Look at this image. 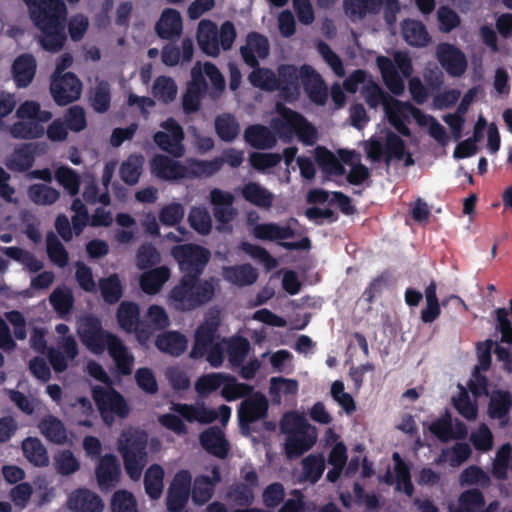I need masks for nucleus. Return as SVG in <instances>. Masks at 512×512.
Wrapping results in <instances>:
<instances>
[{
  "instance_id": "1a4fd4ad",
  "label": "nucleus",
  "mask_w": 512,
  "mask_h": 512,
  "mask_svg": "<svg viewBox=\"0 0 512 512\" xmlns=\"http://www.w3.org/2000/svg\"><path fill=\"white\" fill-rule=\"evenodd\" d=\"M268 400L260 392H255L245 398L238 407V422L244 434L250 432V426L259 420L265 419L268 413Z\"/></svg>"
},
{
  "instance_id": "ea45409f",
  "label": "nucleus",
  "mask_w": 512,
  "mask_h": 512,
  "mask_svg": "<svg viewBox=\"0 0 512 512\" xmlns=\"http://www.w3.org/2000/svg\"><path fill=\"white\" fill-rule=\"evenodd\" d=\"M187 163V178L194 179L213 176L221 170L224 160L218 157L212 160L188 159Z\"/></svg>"
},
{
  "instance_id": "f8f14e48",
  "label": "nucleus",
  "mask_w": 512,
  "mask_h": 512,
  "mask_svg": "<svg viewBox=\"0 0 512 512\" xmlns=\"http://www.w3.org/2000/svg\"><path fill=\"white\" fill-rule=\"evenodd\" d=\"M436 58L442 68L453 77L462 76L468 66L463 51L447 42H442L437 45Z\"/></svg>"
},
{
  "instance_id": "72a5a7b5",
  "label": "nucleus",
  "mask_w": 512,
  "mask_h": 512,
  "mask_svg": "<svg viewBox=\"0 0 512 512\" xmlns=\"http://www.w3.org/2000/svg\"><path fill=\"white\" fill-rule=\"evenodd\" d=\"M41 434L51 443L62 445L67 441V430L64 423L54 415L44 416L38 423Z\"/></svg>"
},
{
  "instance_id": "4c0bfd02",
  "label": "nucleus",
  "mask_w": 512,
  "mask_h": 512,
  "mask_svg": "<svg viewBox=\"0 0 512 512\" xmlns=\"http://www.w3.org/2000/svg\"><path fill=\"white\" fill-rule=\"evenodd\" d=\"M22 450L26 459L36 467H46L49 464V456L46 447L40 439L28 437L22 442Z\"/></svg>"
},
{
  "instance_id": "4468645a",
  "label": "nucleus",
  "mask_w": 512,
  "mask_h": 512,
  "mask_svg": "<svg viewBox=\"0 0 512 512\" xmlns=\"http://www.w3.org/2000/svg\"><path fill=\"white\" fill-rule=\"evenodd\" d=\"M151 173L164 181H179L187 178V166L164 154H156L150 161Z\"/></svg>"
},
{
  "instance_id": "774afa93",
  "label": "nucleus",
  "mask_w": 512,
  "mask_h": 512,
  "mask_svg": "<svg viewBox=\"0 0 512 512\" xmlns=\"http://www.w3.org/2000/svg\"><path fill=\"white\" fill-rule=\"evenodd\" d=\"M46 246L47 255L51 262L60 268L68 264L69 254L61 241L53 233L47 235Z\"/></svg>"
},
{
  "instance_id": "7c9ffc66",
  "label": "nucleus",
  "mask_w": 512,
  "mask_h": 512,
  "mask_svg": "<svg viewBox=\"0 0 512 512\" xmlns=\"http://www.w3.org/2000/svg\"><path fill=\"white\" fill-rule=\"evenodd\" d=\"M222 275L227 282L239 287L254 284L259 276L258 271L248 263L224 267Z\"/></svg>"
},
{
  "instance_id": "49530a36",
  "label": "nucleus",
  "mask_w": 512,
  "mask_h": 512,
  "mask_svg": "<svg viewBox=\"0 0 512 512\" xmlns=\"http://www.w3.org/2000/svg\"><path fill=\"white\" fill-rule=\"evenodd\" d=\"M117 322L121 329L128 333H132L136 323L140 320V309L138 304L131 301H123L120 303L117 313Z\"/></svg>"
},
{
  "instance_id": "603ef678",
  "label": "nucleus",
  "mask_w": 512,
  "mask_h": 512,
  "mask_svg": "<svg viewBox=\"0 0 512 512\" xmlns=\"http://www.w3.org/2000/svg\"><path fill=\"white\" fill-rule=\"evenodd\" d=\"M511 461L512 446L510 443H505L498 448L495 459L493 460L491 470L493 477L500 481L507 480Z\"/></svg>"
},
{
  "instance_id": "338daca9",
  "label": "nucleus",
  "mask_w": 512,
  "mask_h": 512,
  "mask_svg": "<svg viewBox=\"0 0 512 512\" xmlns=\"http://www.w3.org/2000/svg\"><path fill=\"white\" fill-rule=\"evenodd\" d=\"M136 265L140 270L150 269L161 261V255L156 247L149 242L139 246L136 252Z\"/></svg>"
},
{
  "instance_id": "69168bd1",
  "label": "nucleus",
  "mask_w": 512,
  "mask_h": 512,
  "mask_svg": "<svg viewBox=\"0 0 512 512\" xmlns=\"http://www.w3.org/2000/svg\"><path fill=\"white\" fill-rule=\"evenodd\" d=\"M188 222L192 229L201 235H208L212 229V219L205 207H192Z\"/></svg>"
},
{
  "instance_id": "4d7b16f0",
  "label": "nucleus",
  "mask_w": 512,
  "mask_h": 512,
  "mask_svg": "<svg viewBox=\"0 0 512 512\" xmlns=\"http://www.w3.org/2000/svg\"><path fill=\"white\" fill-rule=\"evenodd\" d=\"M99 289L105 303L116 304L123 296V286L117 274L99 280Z\"/></svg>"
},
{
  "instance_id": "393cba45",
  "label": "nucleus",
  "mask_w": 512,
  "mask_h": 512,
  "mask_svg": "<svg viewBox=\"0 0 512 512\" xmlns=\"http://www.w3.org/2000/svg\"><path fill=\"white\" fill-rule=\"evenodd\" d=\"M197 42L201 51L211 57H217L220 53L218 29L214 22L202 20L197 30Z\"/></svg>"
},
{
  "instance_id": "c03bdc74",
  "label": "nucleus",
  "mask_w": 512,
  "mask_h": 512,
  "mask_svg": "<svg viewBox=\"0 0 512 512\" xmlns=\"http://www.w3.org/2000/svg\"><path fill=\"white\" fill-rule=\"evenodd\" d=\"M253 70L248 76V80L252 86L264 91H276L279 88V79L273 70L256 66L251 67Z\"/></svg>"
},
{
  "instance_id": "cd10ccee",
  "label": "nucleus",
  "mask_w": 512,
  "mask_h": 512,
  "mask_svg": "<svg viewBox=\"0 0 512 512\" xmlns=\"http://www.w3.org/2000/svg\"><path fill=\"white\" fill-rule=\"evenodd\" d=\"M38 145L35 143H24L14 149L6 166L15 172H26L32 168L37 155Z\"/></svg>"
},
{
  "instance_id": "c85d7f7f",
  "label": "nucleus",
  "mask_w": 512,
  "mask_h": 512,
  "mask_svg": "<svg viewBox=\"0 0 512 512\" xmlns=\"http://www.w3.org/2000/svg\"><path fill=\"white\" fill-rule=\"evenodd\" d=\"M268 127L261 124L249 125L244 131V140L259 150L271 149L276 145V137Z\"/></svg>"
},
{
  "instance_id": "dca6fc26",
  "label": "nucleus",
  "mask_w": 512,
  "mask_h": 512,
  "mask_svg": "<svg viewBox=\"0 0 512 512\" xmlns=\"http://www.w3.org/2000/svg\"><path fill=\"white\" fill-rule=\"evenodd\" d=\"M269 51L267 37L255 31L247 34L245 45L240 47L241 57L249 67L259 66L258 58L265 59L269 55Z\"/></svg>"
},
{
  "instance_id": "a19ab883",
  "label": "nucleus",
  "mask_w": 512,
  "mask_h": 512,
  "mask_svg": "<svg viewBox=\"0 0 512 512\" xmlns=\"http://www.w3.org/2000/svg\"><path fill=\"white\" fill-rule=\"evenodd\" d=\"M511 407V393L509 391L497 390L490 397L488 403V415L491 419H506Z\"/></svg>"
},
{
  "instance_id": "de8ad7c7",
  "label": "nucleus",
  "mask_w": 512,
  "mask_h": 512,
  "mask_svg": "<svg viewBox=\"0 0 512 512\" xmlns=\"http://www.w3.org/2000/svg\"><path fill=\"white\" fill-rule=\"evenodd\" d=\"M164 470L158 464H152L144 474L146 494L153 500L159 499L163 492Z\"/></svg>"
},
{
  "instance_id": "5701e85b",
  "label": "nucleus",
  "mask_w": 512,
  "mask_h": 512,
  "mask_svg": "<svg viewBox=\"0 0 512 512\" xmlns=\"http://www.w3.org/2000/svg\"><path fill=\"white\" fill-rule=\"evenodd\" d=\"M68 507L74 512H102L104 504L98 494L89 489L80 488L69 496Z\"/></svg>"
},
{
  "instance_id": "4be33fe9",
  "label": "nucleus",
  "mask_w": 512,
  "mask_h": 512,
  "mask_svg": "<svg viewBox=\"0 0 512 512\" xmlns=\"http://www.w3.org/2000/svg\"><path fill=\"white\" fill-rule=\"evenodd\" d=\"M218 330L216 321H205L199 325L195 331L194 344L190 351V358L201 359L205 356L208 348L213 346L215 334Z\"/></svg>"
},
{
  "instance_id": "5fc2aeb1",
  "label": "nucleus",
  "mask_w": 512,
  "mask_h": 512,
  "mask_svg": "<svg viewBox=\"0 0 512 512\" xmlns=\"http://www.w3.org/2000/svg\"><path fill=\"white\" fill-rule=\"evenodd\" d=\"M144 158L141 154H131L122 162L119 174L123 182L128 185H134L139 181Z\"/></svg>"
},
{
  "instance_id": "864d4df0",
  "label": "nucleus",
  "mask_w": 512,
  "mask_h": 512,
  "mask_svg": "<svg viewBox=\"0 0 512 512\" xmlns=\"http://www.w3.org/2000/svg\"><path fill=\"white\" fill-rule=\"evenodd\" d=\"M177 85L169 76H158L152 86L153 96L163 104L173 102L177 96Z\"/></svg>"
},
{
  "instance_id": "bf43d9fd",
  "label": "nucleus",
  "mask_w": 512,
  "mask_h": 512,
  "mask_svg": "<svg viewBox=\"0 0 512 512\" xmlns=\"http://www.w3.org/2000/svg\"><path fill=\"white\" fill-rule=\"evenodd\" d=\"M55 179L67 193L74 197L79 193L81 178L79 174L68 166H60L55 170Z\"/></svg>"
},
{
  "instance_id": "f704fd0d",
  "label": "nucleus",
  "mask_w": 512,
  "mask_h": 512,
  "mask_svg": "<svg viewBox=\"0 0 512 512\" xmlns=\"http://www.w3.org/2000/svg\"><path fill=\"white\" fill-rule=\"evenodd\" d=\"M171 272L167 266H160L144 272L140 277V288L146 294H157L170 278Z\"/></svg>"
},
{
  "instance_id": "473e14b6",
  "label": "nucleus",
  "mask_w": 512,
  "mask_h": 512,
  "mask_svg": "<svg viewBox=\"0 0 512 512\" xmlns=\"http://www.w3.org/2000/svg\"><path fill=\"white\" fill-rule=\"evenodd\" d=\"M382 0H344L345 14L352 20H362L368 15H376L380 12Z\"/></svg>"
},
{
  "instance_id": "0e129e2a",
  "label": "nucleus",
  "mask_w": 512,
  "mask_h": 512,
  "mask_svg": "<svg viewBox=\"0 0 512 512\" xmlns=\"http://www.w3.org/2000/svg\"><path fill=\"white\" fill-rule=\"evenodd\" d=\"M226 381L227 374L225 373L205 374L200 376L195 382V390L200 396L206 397L212 392L218 390L220 387H223V384Z\"/></svg>"
},
{
  "instance_id": "c9c22d12",
  "label": "nucleus",
  "mask_w": 512,
  "mask_h": 512,
  "mask_svg": "<svg viewBox=\"0 0 512 512\" xmlns=\"http://www.w3.org/2000/svg\"><path fill=\"white\" fill-rule=\"evenodd\" d=\"M485 505V498L479 489H468L462 492L457 505H449L448 512H478Z\"/></svg>"
},
{
  "instance_id": "39448f33",
  "label": "nucleus",
  "mask_w": 512,
  "mask_h": 512,
  "mask_svg": "<svg viewBox=\"0 0 512 512\" xmlns=\"http://www.w3.org/2000/svg\"><path fill=\"white\" fill-rule=\"evenodd\" d=\"M147 436L143 432L123 431L118 440V450L123 458L127 475L134 481L140 479L147 463Z\"/></svg>"
},
{
  "instance_id": "f257e3e1",
  "label": "nucleus",
  "mask_w": 512,
  "mask_h": 512,
  "mask_svg": "<svg viewBox=\"0 0 512 512\" xmlns=\"http://www.w3.org/2000/svg\"><path fill=\"white\" fill-rule=\"evenodd\" d=\"M30 19L41 31L39 43L48 52H59L66 40L67 7L63 0H24Z\"/></svg>"
},
{
  "instance_id": "bb28decb",
  "label": "nucleus",
  "mask_w": 512,
  "mask_h": 512,
  "mask_svg": "<svg viewBox=\"0 0 512 512\" xmlns=\"http://www.w3.org/2000/svg\"><path fill=\"white\" fill-rule=\"evenodd\" d=\"M403 39L412 47L423 48L431 42V36L426 26L415 19H405L401 23Z\"/></svg>"
},
{
  "instance_id": "20e7f679",
  "label": "nucleus",
  "mask_w": 512,
  "mask_h": 512,
  "mask_svg": "<svg viewBox=\"0 0 512 512\" xmlns=\"http://www.w3.org/2000/svg\"><path fill=\"white\" fill-rule=\"evenodd\" d=\"M214 295V286L210 281L182 276L179 283L169 292V302L175 309L191 311L209 302Z\"/></svg>"
},
{
  "instance_id": "6e6d98bb",
  "label": "nucleus",
  "mask_w": 512,
  "mask_h": 512,
  "mask_svg": "<svg viewBox=\"0 0 512 512\" xmlns=\"http://www.w3.org/2000/svg\"><path fill=\"white\" fill-rule=\"evenodd\" d=\"M243 198L251 204L268 208L272 205V194L256 182H249L242 189Z\"/></svg>"
},
{
  "instance_id": "ddd939ff",
  "label": "nucleus",
  "mask_w": 512,
  "mask_h": 512,
  "mask_svg": "<svg viewBox=\"0 0 512 512\" xmlns=\"http://www.w3.org/2000/svg\"><path fill=\"white\" fill-rule=\"evenodd\" d=\"M92 397L102 414L110 412L124 418L129 413L124 397L113 388L95 386L92 389Z\"/></svg>"
},
{
  "instance_id": "79ce46f5",
  "label": "nucleus",
  "mask_w": 512,
  "mask_h": 512,
  "mask_svg": "<svg viewBox=\"0 0 512 512\" xmlns=\"http://www.w3.org/2000/svg\"><path fill=\"white\" fill-rule=\"evenodd\" d=\"M299 81L311 101L320 105V74L310 65L304 64L299 69Z\"/></svg>"
},
{
  "instance_id": "7ed1b4c3",
  "label": "nucleus",
  "mask_w": 512,
  "mask_h": 512,
  "mask_svg": "<svg viewBox=\"0 0 512 512\" xmlns=\"http://www.w3.org/2000/svg\"><path fill=\"white\" fill-rule=\"evenodd\" d=\"M278 116L271 121L275 135L284 143H290L294 137L301 142L311 145L316 138V129L304 116L284 105L277 104Z\"/></svg>"
},
{
  "instance_id": "f3484780",
  "label": "nucleus",
  "mask_w": 512,
  "mask_h": 512,
  "mask_svg": "<svg viewBox=\"0 0 512 512\" xmlns=\"http://www.w3.org/2000/svg\"><path fill=\"white\" fill-rule=\"evenodd\" d=\"M201 447L210 455L225 459L230 450V444L224 432L218 426H211L199 435Z\"/></svg>"
},
{
  "instance_id": "3c124183",
  "label": "nucleus",
  "mask_w": 512,
  "mask_h": 512,
  "mask_svg": "<svg viewBox=\"0 0 512 512\" xmlns=\"http://www.w3.org/2000/svg\"><path fill=\"white\" fill-rule=\"evenodd\" d=\"M215 131L222 141L232 142L239 135L240 126L235 116L224 113L215 118Z\"/></svg>"
},
{
  "instance_id": "e433bc0d",
  "label": "nucleus",
  "mask_w": 512,
  "mask_h": 512,
  "mask_svg": "<svg viewBox=\"0 0 512 512\" xmlns=\"http://www.w3.org/2000/svg\"><path fill=\"white\" fill-rule=\"evenodd\" d=\"M156 347L172 356H180L187 348L186 337L177 331H169L159 335L155 341Z\"/></svg>"
},
{
  "instance_id": "58836bf2",
  "label": "nucleus",
  "mask_w": 512,
  "mask_h": 512,
  "mask_svg": "<svg viewBox=\"0 0 512 512\" xmlns=\"http://www.w3.org/2000/svg\"><path fill=\"white\" fill-rule=\"evenodd\" d=\"M107 351L113 358L119 374L128 376L132 373L134 357L129 353L127 347L120 338H118L114 343H111V346Z\"/></svg>"
},
{
  "instance_id": "f03ea898",
  "label": "nucleus",
  "mask_w": 512,
  "mask_h": 512,
  "mask_svg": "<svg viewBox=\"0 0 512 512\" xmlns=\"http://www.w3.org/2000/svg\"><path fill=\"white\" fill-rule=\"evenodd\" d=\"M280 430L286 435L284 450L288 459H296L316 442V428L298 412H287L280 421Z\"/></svg>"
},
{
  "instance_id": "0eeeda50",
  "label": "nucleus",
  "mask_w": 512,
  "mask_h": 512,
  "mask_svg": "<svg viewBox=\"0 0 512 512\" xmlns=\"http://www.w3.org/2000/svg\"><path fill=\"white\" fill-rule=\"evenodd\" d=\"M78 335L81 342L94 354H101L119 337L104 330L100 319L89 315L82 318L78 325Z\"/></svg>"
},
{
  "instance_id": "aec40b11",
  "label": "nucleus",
  "mask_w": 512,
  "mask_h": 512,
  "mask_svg": "<svg viewBox=\"0 0 512 512\" xmlns=\"http://www.w3.org/2000/svg\"><path fill=\"white\" fill-rule=\"evenodd\" d=\"M361 94L365 99L366 104L376 109L382 105L385 113L389 112L393 107L399 108L402 102L385 92L380 85L372 79H369L362 87Z\"/></svg>"
},
{
  "instance_id": "09e8293b",
  "label": "nucleus",
  "mask_w": 512,
  "mask_h": 512,
  "mask_svg": "<svg viewBox=\"0 0 512 512\" xmlns=\"http://www.w3.org/2000/svg\"><path fill=\"white\" fill-rule=\"evenodd\" d=\"M191 497L195 505L202 506L208 503L215 492L213 483L208 475H198L191 481Z\"/></svg>"
},
{
  "instance_id": "412c9836",
  "label": "nucleus",
  "mask_w": 512,
  "mask_h": 512,
  "mask_svg": "<svg viewBox=\"0 0 512 512\" xmlns=\"http://www.w3.org/2000/svg\"><path fill=\"white\" fill-rule=\"evenodd\" d=\"M279 90L281 97L290 102L300 95L299 70L291 64L281 65L278 68Z\"/></svg>"
},
{
  "instance_id": "052dcab7",
  "label": "nucleus",
  "mask_w": 512,
  "mask_h": 512,
  "mask_svg": "<svg viewBox=\"0 0 512 512\" xmlns=\"http://www.w3.org/2000/svg\"><path fill=\"white\" fill-rule=\"evenodd\" d=\"M28 196L38 205H52L60 198V192L46 184H33L28 188Z\"/></svg>"
},
{
  "instance_id": "13d9d810",
  "label": "nucleus",
  "mask_w": 512,
  "mask_h": 512,
  "mask_svg": "<svg viewBox=\"0 0 512 512\" xmlns=\"http://www.w3.org/2000/svg\"><path fill=\"white\" fill-rule=\"evenodd\" d=\"M253 392V386L247 383L237 382L236 378L227 374V381L224 382L221 389V396L228 402L240 398H247Z\"/></svg>"
},
{
  "instance_id": "c756f323",
  "label": "nucleus",
  "mask_w": 512,
  "mask_h": 512,
  "mask_svg": "<svg viewBox=\"0 0 512 512\" xmlns=\"http://www.w3.org/2000/svg\"><path fill=\"white\" fill-rule=\"evenodd\" d=\"M404 109L408 110L412 114L419 125H425L427 123V115H425L419 108L414 107L409 102H402L401 107H393L389 112L386 113L389 122L394 126V128L401 135L409 137L411 135V131L400 116Z\"/></svg>"
},
{
  "instance_id": "6ab92c4d",
  "label": "nucleus",
  "mask_w": 512,
  "mask_h": 512,
  "mask_svg": "<svg viewBox=\"0 0 512 512\" xmlns=\"http://www.w3.org/2000/svg\"><path fill=\"white\" fill-rule=\"evenodd\" d=\"M194 42L191 38L185 37L181 41V46L166 44L161 51V60L168 67H175L178 64H189L194 56Z\"/></svg>"
},
{
  "instance_id": "b1692460",
  "label": "nucleus",
  "mask_w": 512,
  "mask_h": 512,
  "mask_svg": "<svg viewBox=\"0 0 512 512\" xmlns=\"http://www.w3.org/2000/svg\"><path fill=\"white\" fill-rule=\"evenodd\" d=\"M183 30V22L180 13L176 9H165L155 25L157 35L164 40L178 38Z\"/></svg>"
},
{
  "instance_id": "e2e57ef3",
  "label": "nucleus",
  "mask_w": 512,
  "mask_h": 512,
  "mask_svg": "<svg viewBox=\"0 0 512 512\" xmlns=\"http://www.w3.org/2000/svg\"><path fill=\"white\" fill-rule=\"evenodd\" d=\"M44 132L43 125L37 121H18L10 128V134L16 139H35L41 137Z\"/></svg>"
},
{
  "instance_id": "a878e982",
  "label": "nucleus",
  "mask_w": 512,
  "mask_h": 512,
  "mask_svg": "<svg viewBox=\"0 0 512 512\" xmlns=\"http://www.w3.org/2000/svg\"><path fill=\"white\" fill-rule=\"evenodd\" d=\"M36 60L31 54H21L12 64L13 80L18 88H26L36 74Z\"/></svg>"
},
{
  "instance_id": "37998d69",
  "label": "nucleus",
  "mask_w": 512,
  "mask_h": 512,
  "mask_svg": "<svg viewBox=\"0 0 512 512\" xmlns=\"http://www.w3.org/2000/svg\"><path fill=\"white\" fill-rule=\"evenodd\" d=\"M251 349L250 342L243 336H233L227 341V356L233 368L242 366Z\"/></svg>"
},
{
  "instance_id": "423d86ee",
  "label": "nucleus",
  "mask_w": 512,
  "mask_h": 512,
  "mask_svg": "<svg viewBox=\"0 0 512 512\" xmlns=\"http://www.w3.org/2000/svg\"><path fill=\"white\" fill-rule=\"evenodd\" d=\"M171 255L177 261L183 276L198 280L211 257L207 248L194 243L174 246Z\"/></svg>"
},
{
  "instance_id": "9b49d317",
  "label": "nucleus",
  "mask_w": 512,
  "mask_h": 512,
  "mask_svg": "<svg viewBox=\"0 0 512 512\" xmlns=\"http://www.w3.org/2000/svg\"><path fill=\"white\" fill-rule=\"evenodd\" d=\"M192 475L188 470L178 471L167 491L166 506L169 512H182L191 495Z\"/></svg>"
},
{
  "instance_id": "a18cd8bd",
  "label": "nucleus",
  "mask_w": 512,
  "mask_h": 512,
  "mask_svg": "<svg viewBox=\"0 0 512 512\" xmlns=\"http://www.w3.org/2000/svg\"><path fill=\"white\" fill-rule=\"evenodd\" d=\"M49 302L55 312L60 317H64L72 311L75 299L73 292L69 287L59 286L50 294Z\"/></svg>"
},
{
  "instance_id": "2f4dec72",
  "label": "nucleus",
  "mask_w": 512,
  "mask_h": 512,
  "mask_svg": "<svg viewBox=\"0 0 512 512\" xmlns=\"http://www.w3.org/2000/svg\"><path fill=\"white\" fill-rule=\"evenodd\" d=\"M377 66L381 72L383 82L389 91L396 96L403 94L405 84L393 61L386 56H379L377 58Z\"/></svg>"
},
{
  "instance_id": "6e6552de",
  "label": "nucleus",
  "mask_w": 512,
  "mask_h": 512,
  "mask_svg": "<svg viewBox=\"0 0 512 512\" xmlns=\"http://www.w3.org/2000/svg\"><path fill=\"white\" fill-rule=\"evenodd\" d=\"M165 131H157L153 140L160 150L173 158H181L185 154L183 140L185 134L181 125L172 117L163 121L160 125Z\"/></svg>"
},
{
  "instance_id": "8fccbe9b",
  "label": "nucleus",
  "mask_w": 512,
  "mask_h": 512,
  "mask_svg": "<svg viewBox=\"0 0 512 512\" xmlns=\"http://www.w3.org/2000/svg\"><path fill=\"white\" fill-rule=\"evenodd\" d=\"M225 497L232 505L247 508L254 503L255 493L252 487L236 482L229 486Z\"/></svg>"
},
{
  "instance_id": "2eb2a0df",
  "label": "nucleus",
  "mask_w": 512,
  "mask_h": 512,
  "mask_svg": "<svg viewBox=\"0 0 512 512\" xmlns=\"http://www.w3.org/2000/svg\"><path fill=\"white\" fill-rule=\"evenodd\" d=\"M96 479L101 491L112 490L120 480L121 468L114 454H105L100 457L95 469Z\"/></svg>"
},
{
  "instance_id": "680f3d73",
  "label": "nucleus",
  "mask_w": 512,
  "mask_h": 512,
  "mask_svg": "<svg viewBox=\"0 0 512 512\" xmlns=\"http://www.w3.org/2000/svg\"><path fill=\"white\" fill-rule=\"evenodd\" d=\"M90 104L97 113H105L111 105V89L107 81L99 82L91 91Z\"/></svg>"
},
{
  "instance_id": "9d476101",
  "label": "nucleus",
  "mask_w": 512,
  "mask_h": 512,
  "mask_svg": "<svg viewBox=\"0 0 512 512\" xmlns=\"http://www.w3.org/2000/svg\"><path fill=\"white\" fill-rule=\"evenodd\" d=\"M82 91L80 79L72 72H66L62 76H52L50 92L56 104L68 105L79 99Z\"/></svg>"
},
{
  "instance_id": "a211bd4d",
  "label": "nucleus",
  "mask_w": 512,
  "mask_h": 512,
  "mask_svg": "<svg viewBox=\"0 0 512 512\" xmlns=\"http://www.w3.org/2000/svg\"><path fill=\"white\" fill-rule=\"evenodd\" d=\"M170 410L189 423L211 424L218 419L216 410L207 408L203 403H172Z\"/></svg>"
}]
</instances>
